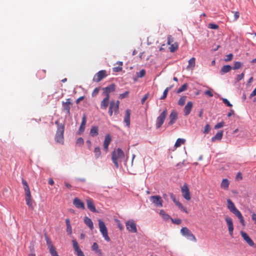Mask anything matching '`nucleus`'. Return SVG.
I'll use <instances>...</instances> for the list:
<instances>
[{
    "label": "nucleus",
    "mask_w": 256,
    "mask_h": 256,
    "mask_svg": "<svg viewBox=\"0 0 256 256\" xmlns=\"http://www.w3.org/2000/svg\"><path fill=\"white\" fill-rule=\"evenodd\" d=\"M226 202L228 204V208L240 220L242 224L244 226L245 221L240 212L236 207L234 203L231 200L228 199Z\"/></svg>",
    "instance_id": "nucleus-1"
},
{
    "label": "nucleus",
    "mask_w": 256,
    "mask_h": 256,
    "mask_svg": "<svg viewBox=\"0 0 256 256\" xmlns=\"http://www.w3.org/2000/svg\"><path fill=\"white\" fill-rule=\"evenodd\" d=\"M124 157V154L122 150L120 148H116L112 153V160L114 166L118 168L119 163L121 162Z\"/></svg>",
    "instance_id": "nucleus-2"
},
{
    "label": "nucleus",
    "mask_w": 256,
    "mask_h": 256,
    "mask_svg": "<svg viewBox=\"0 0 256 256\" xmlns=\"http://www.w3.org/2000/svg\"><path fill=\"white\" fill-rule=\"evenodd\" d=\"M98 225L100 228V232L102 233L104 238L107 242H109L110 240V238L108 236V230L107 228L105 225L104 222L100 219L98 220Z\"/></svg>",
    "instance_id": "nucleus-3"
},
{
    "label": "nucleus",
    "mask_w": 256,
    "mask_h": 256,
    "mask_svg": "<svg viewBox=\"0 0 256 256\" xmlns=\"http://www.w3.org/2000/svg\"><path fill=\"white\" fill-rule=\"evenodd\" d=\"M168 114V111L166 108H165L162 112L160 114V116L157 118L156 126V128H160L162 124L164 122V121L166 119V118Z\"/></svg>",
    "instance_id": "nucleus-4"
},
{
    "label": "nucleus",
    "mask_w": 256,
    "mask_h": 256,
    "mask_svg": "<svg viewBox=\"0 0 256 256\" xmlns=\"http://www.w3.org/2000/svg\"><path fill=\"white\" fill-rule=\"evenodd\" d=\"M180 232L182 235L187 237V238L194 242L196 241L195 236L192 233V232L186 227H183L180 230Z\"/></svg>",
    "instance_id": "nucleus-5"
},
{
    "label": "nucleus",
    "mask_w": 256,
    "mask_h": 256,
    "mask_svg": "<svg viewBox=\"0 0 256 256\" xmlns=\"http://www.w3.org/2000/svg\"><path fill=\"white\" fill-rule=\"evenodd\" d=\"M64 126H59L58 128L55 137L56 142L60 144H64Z\"/></svg>",
    "instance_id": "nucleus-6"
},
{
    "label": "nucleus",
    "mask_w": 256,
    "mask_h": 256,
    "mask_svg": "<svg viewBox=\"0 0 256 256\" xmlns=\"http://www.w3.org/2000/svg\"><path fill=\"white\" fill-rule=\"evenodd\" d=\"M46 240L48 249L52 256H59L58 254L56 249L53 246L52 242L48 237H46Z\"/></svg>",
    "instance_id": "nucleus-7"
},
{
    "label": "nucleus",
    "mask_w": 256,
    "mask_h": 256,
    "mask_svg": "<svg viewBox=\"0 0 256 256\" xmlns=\"http://www.w3.org/2000/svg\"><path fill=\"white\" fill-rule=\"evenodd\" d=\"M150 200L156 206L162 207L163 200L160 196H153L150 198Z\"/></svg>",
    "instance_id": "nucleus-8"
},
{
    "label": "nucleus",
    "mask_w": 256,
    "mask_h": 256,
    "mask_svg": "<svg viewBox=\"0 0 256 256\" xmlns=\"http://www.w3.org/2000/svg\"><path fill=\"white\" fill-rule=\"evenodd\" d=\"M182 196L187 200L191 199L189 188L186 184H184L181 188Z\"/></svg>",
    "instance_id": "nucleus-9"
},
{
    "label": "nucleus",
    "mask_w": 256,
    "mask_h": 256,
    "mask_svg": "<svg viewBox=\"0 0 256 256\" xmlns=\"http://www.w3.org/2000/svg\"><path fill=\"white\" fill-rule=\"evenodd\" d=\"M119 102L118 100L115 102L114 100H112L110 102V108L108 110V114L111 116L112 114V113L116 112L118 108Z\"/></svg>",
    "instance_id": "nucleus-10"
},
{
    "label": "nucleus",
    "mask_w": 256,
    "mask_h": 256,
    "mask_svg": "<svg viewBox=\"0 0 256 256\" xmlns=\"http://www.w3.org/2000/svg\"><path fill=\"white\" fill-rule=\"evenodd\" d=\"M225 220L226 222V224H227V226L228 227L229 234H230V236H232L233 230H234V225H233V222H232V219L226 216L225 217Z\"/></svg>",
    "instance_id": "nucleus-11"
},
{
    "label": "nucleus",
    "mask_w": 256,
    "mask_h": 256,
    "mask_svg": "<svg viewBox=\"0 0 256 256\" xmlns=\"http://www.w3.org/2000/svg\"><path fill=\"white\" fill-rule=\"evenodd\" d=\"M74 250L78 256H84V252L79 247L78 244L76 240H72Z\"/></svg>",
    "instance_id": "nucleus-12"
},
{
    "label": "nucleus",
    "mask_w": 256,
    "mask_h": 256,
    "mask_svg": "<svg viewBox=\"0 0 256 256\" xmlns=\"http://www.w3.org/2000/svg\"><path fill=\"white\" fill-rule=\"evenodd\" d=\"M240 234H241L242 236V238H244V241L250 246H254V242L252 241V240L248 236V234L246 232H245L243 231H241Z\"/></svg>",
    "instance_id": "nucleus-13"
},
{
    "label": "nucleus",
    "mask_w": 256,
    "mask_h": 256,
    "mask_svg": "<svg viewBox=\"0 0 256 256\" xmlns=\"http://www.w3.org/2000/svg\"><path fill=\"white\" fill-rule=\"evenodd\" d=\"M106 72L104 70H100L97 72L93 78V80L96 82L100 81L106 76Z\"/></svg>",
    "instance_id": "nucleus-14"
},
{
    "label": "nucleus",
    "mask_w": 256,
    "mask_h": 256,
    "mask_svg": "<svg viewBox=\"0 0 256 256\" xmlns=\"http://www.w3.org/2000/svg\"><path fill=\"white\" fill-rule=\"evenodd\" d=\"M177 119H178V112L176 110H172L171 112V113L169 116L170 121L168 122V125H172L174 123H175V122Z\"/></svg>",
    "instance_id": "nucleus-15"
},
{
    "label": "nucleus",
    "mask_w": 256,
    "mask_h": 256,
    "mask_svg": "<svg viewBox=\"0 0 256 256\" xmlns=\"http://www.w3.org/2000/svg\"><path fill=\"white\" fill-rule=\"evenodd\" d=\"M193 103L192 102H188L184 108V114L186 116H188L191 112Z\"/></svg>",
    "instance_id": "nucleus-16"
},
{
    "label": "nucleus",
    "mask_w": 256,
    "mask_h": 256,
    "mask_svg": "<svg viewBox=\"0 0 256 256\" xmlns=\"http://www.w3.org/2000/svg\"><path fill=\"white\" fill-rule=\"evenodd\" d=\"M111 142V137L110 134H106L105 136L104 140V149L107 152L108 150V146Z\"/></svg>",
    "instance_id": "nucleus-17"
},
{
    "label": "nucleus",
    "mask_w": 256,
    "mask_h": 256,
    "mask_svg": "<svg viewBox=\"0 0 256 256\" xmlns=\"http://www.w3.org/2000/svg\"><path fill=\"white\" fill-rule=\"evenodd\" d=\"M74 204L78 208L84 209V204L78 198H75L73 202Z\"/></svg>",
    "instance_id": "nucleus-18"
},
{
    "label": "nucleus",
    "mask_w": 256,
    "mask_h": 256,
    "mask_svg": "<svg viewBox=\"0 0 256 256\" xmlns=\"http://www.w3.org/2000/svg\"><path fill=\"white\" fill-rule=\"evenodd\" d=\"M86 116H84L82 117L81 124L79 128V130H78V132L79 134H80L84 132L85 127L86 126Z\"/></svg>",
    "instance_id": "nucleus-19"
},
{
    "label": "nucleus",
    "mask_w": 256,
    "mask_h": 256,
    "mask_svg": "<svg viewBox=\"0 0 256 256\" xmlns=\"http://www.w3.org/2000/svg\"><path fill=\"white\" fill-rule=\"evenodd\" d=\"M115 89V86L114 84H112L110 85L109 86L105 88H104V94L106 96H108L109 94L114 90Z\"/></svg>",
    "instance_id": "nucleus-20"
},
{
    "label": "nucleus",
    "mask_w": 256,
    "mask_h": 256,
    "mask_svg": "<svg viewBox=\"0 0 256 256\" xmlns=\"http://www.w3.org/2000/svg\"><path fill=\"white\" fill-rule=\"evenodd\" d=\"M25 200L26 202V204L28 206L32 209L34 208V206L32 205V199L31 194H26L25 195Z\"/></svg>",
    "instance_id": "nucleus-21"
},
{
    "label": "nucleus",
    "mask_w": 256,
    "mask_h": 256,
    "mask_svg": "<svg viewBox=\"0 0 256 256\" xmlns=\"http://www.w3.org/2000/svg\"><path fill=\"white\" fill-rule=\"evenodd\" d=\"M109 104V96H106V98L102 101L100 108L102 109L106 110Z\"/></svg>",
    "instance_id": "nucleus-22"
},
{
    "label": "nucleus",
    "mask_w": 256,
    "mask_h": 256,
    "mask_svg": "<svg viewBox=\"0 0 256 256\" xmlns=\"http://www.w3.org/2000/svg\"><path fill=\"white\" fill-rule=\"evenodd\" d=\"M86 204L88 208L92 212H96V209L92 200L91 199L86 200Z\"/></svg>",
    "instance_id": "nucleus-23"
},
{
    "label": "nucleus",
    "mask_w": 256,
    "mask_h": 256,
    "mask_svg": "<svg viewBox=\"0 0 256 256\" xmlns=\"http://www.w3.org/2000/svg\"><path fill=\"white\" fill-rule=\"evenodd\" d=\"M92 250L98 256H102V252L98 248V246L96 242H94L92 246Z\"/></svg>",
    "instance_id": "nucleus-24"
},
{
    "label": "nucleus",
    "mask_w": 256,
    "mask_h": 256,
    "mask_svg": "<svg viewBox=\"0 0 256 256\" xmlns=\"http://www.w3.org/2000/svg\"><path fill=\"white\" fill-rule=\"evenodd\" d=\"M229 182L228 179L222 180L220 184V188L224 190H228L229 188Z\"/></svg>",
    "instance_id": "nucleus-25"
},
{
    "label": "nucleus",
    "mask_w": 256,
    "mask_h": 256,
    "mask_svg": "<svg viewBox=\"0 0 256 256\" xmlns=\"http://www.w3.org/2000/svg\"><path fill=\"white\" fill-rule=\"evenodd\" d=\"M232 68L230 65H225L222 66V68L220 73L221 74H222L225 73H227L230 71V70Z\"/></svg>",
    "instance_id": "nucleus-26"
},
{
    "label": "nucleus",
    "mask_w": 256,
    "mask_h": 256,
    "mask_svg": "<svg viewBox=\"0 0 256 256\" xmlns=\"http://www.w3.org/2000/svg\"><path fill=\"white\" fill-rule=\"evenodd\" d=\"M84 222L90 230H92L94 228L93 222L91 219L88 217H85L84 218Z\"/></svg>",
    "instance_id": "nucleus-27"
},
{
    "label": "nucleus",
    "mask_w": 256,
    "mask_h": 256,
    "mask_svg": "<svg viewBox=\"0 0 256 256\" xmlns=\"http://www.w3.org/2000/svg\"><path fill=\"white\" fill-rule=\"evenodd\" d=\"M70 100L68 99L66 102H62V104L64 106V110L66 111V112L68 114L70 112Z\"/></svg>",
    "instance_id": "nucleus-28"
},
{
    "label": "nucleus",
    "mask_w": 256,
    "mask_h": 256,
    "mask_svg": "<svg viewBox=\"0 0 256 256\" xmlns=\"http://www.w3.org/2000/svg\"><path fill=\"white\" fill-rule=\"evenodd\" d=\"M222 131L218 132L217 134L212 138V142H214L216 140H220L222 138Z\"/></svg>",
    "instance_id": "nucleus-29"
},
{
    "label": "nucleus",
    "mask_w": 256,
    "mask_h": 256,
    "mask_svg": "<svg viewBox=\"0 0 256 256\" xmlns=\"http://www.w3.org/2000/svg\"><path fill=\"white\" fill-rule=\"evenodd\" d=\"M98 134V128L96 126H92L90 130V135L94 137L96 136Z\"/></svg>",
    "instance_id": "nucleus-30"
},
{
    "label": "nucleus",
    "mask_w": 256,
    "mask_h": 256,
    "mask_svg": "<svg viewBox=\"0 0 256 256\" xmlns=\"http://www.w3.org/2000/svg\"><path fill=\"white\" fill-rule=\"evenodd\" d=\"M160 215L162 218L164 220H168L170 219L171 218L170 216L166 213V212L163 210H161L160 212Z\"/></svg>",
    "instance_id": "nucleus-31"
},
{
    "label": "nucleus",
    "mask_w": 256,
    "mask_h": 256,
    "mask_svg": "<svg viewBox=\"0 0 256 256\" xmlns=\"http://www.w3.org/2000/svg\"><path fill=\"white\" fill-rule=\"evenodd\" d=\"M129 227L130 228L129 230H130V232H134V233H136L137 232L136 226V224L134 222H129Z\"/></svg>",
    "instance_id": "nucleus-32"
},
{
    "label": "nucleus",
    "mask_w": 256,
    "mask_h": 256,
    "mask_svg": "<svg viewBox=\"0 0 256 256\" xmlns=\"http://www.w3.org/2000/svg\"><path fill=\"white\" fill-rule=\"evenodd\" d=\"M196 64V59L194 58H191L188 60V64L187 66V69H193V68L195 66Z\"/></svg>",
    "instance_id": "nucleus-33"
},
{
    "label": "nucleus",
    "mask_w": 256,
    "mask_h": 256,
    "mask_svg": "<svg viewBox=\"0 0 256 256\" xmlns=\"http://www.w3.org/2000/svg\"><path fill=\"white\" fill-rule=\"evenodd\" d=\"M170 46L169 48L170 50L172 52H174L178 48V44L177 42H174L171 44H170Z\"/></svg>",
    "instance_id": "nucleus-34"
},
{
    "label": "nucleus",
    "mask_w": 256,
    "mask_h": 256,
    "mask_svg": "<svg viewBox=\"0 0 256 256\" xmlns=\"http://www.w3.org/2000/svg\"><path fill=\"white\" fill-rule=\"evenodd\" d=\"M186 142V140L184 138H178L177 139L175 144L174 146L176 148L180 147L182 144H184Z\"/></svg>",
    "instance_id": "nucleus-35"
},
{
    "label": "nucleus",
    "mask_w": 256,
    "mask_h": 256,
    "mask_svg": "<svg viewBox=\"0 0 256 256\" xmlns=\"http://www.w3.org/2000/svg\"><path fill=\"white\" fill-rule=\"evenodd\" d=\"M94 156L96 158L101 157V152L100 148L98 147H96L94 150Z\"/></svg>",
    "instance_id": "nucleus-36"
},
{
    "label": "nucleus",
    "mask_w": 256,
    "mask_h": 256,
    "mask_svg": "<svg viewBox=\"0 0 256 256\" xmlns=\"http://www.w3.org/2000/svg\"><path fill=\"white\" fill-rule=\"evenodd\" d=\"M242 64L240 62H234V66L232 67L233 70H238L242 68Z\"/></svg>",
    "instance_id": "nucleus-37"
},
{
    "label": "nucleus",
    "mask_w": 256,
    "mask_h": 256,
    "mask_svg": "<svg viewBox=\"0 0 256 256\" xmlns=\"http://www.w3.org/2000/svg\"><path fill=\"white\" fill-rule=\"evenodd\" d=\"M181 210L185 212L186 214L188 213V212L186 210V208H184L182 204H180L179 202L176 203V204Z\"/></svg>",
    "instance_id": "nucleus-38"
},
{
    "label": "nucleus",
    "mask_w": 256,
    "mask_h": 256,
    "mask_svg": "<svg viewBox=\"0 0 256 256\" xmlns=\"http://www.w3.org/2000/svg\"><path fill=\"white\" fill-rule=\"evenodd\" d=\"M188 85L186 84H184L182 85L177 90V93L180 94L184 90H186L187 88Z\"/></svg>",
    "instance_id": "nucleus-39"
},
{
    "label": "nucleus",
    "mask_w": 256,
    "mask_h": 256,
    "mask_svg": "<svg viewBox=\"0 0 256 256\" xmlns=\"http://www.w3.org/2000/svg\"><path fill=\"white\" fill-rule=\"evenodd\" d=\"M186 96H182L179 99V100L178 101V104L180 106H181L184 105V104H185V102H186Z\"/></svg>",
    "instance_id": "nucleus-40"
},
{
    "label": "nucleus",
    "mask_w": 256,
    "mask_h": 256,
    "mask_svg": "<svg viewBox=\"0 0 256 256\" xmlns=\"http://www.w3.org/2000/svg\"><path fill=\"white\" fill-rule=\"evenodd\" d=\"M170 88H166L164 90L162 96H161V98H160V100H164L166 98L168 90H170Z\"/></svg>",
    "instance_id": "nucleus-41"
},
{
    "label": "nucleus",
    "mask_w": 256,
    "mask_h": 256,
    "mask_svg": "<svg viewBox=\"0 0 256 256\" xmlns=\"http://www.w3.org/2000/svg\"><path fill=\"white\" fill-rule=\"evenodd\" d=\"M146 74V71L144 70H142L140 72H136V77L138 78H142Z\"/></svg>",
    "instance_id": "nucleus-42"
},
{
    "label": "nucleus",
    "mask_w": 256,
    "mask_h": 256,
    "mask_svg": "<svg viewBox=\"0 0 256 256\" xmlns=\"http://www.w3.org/2000/svg\"><path fill=\"white\" fill-rule=\"evenodd\" d=\"M117 64H118L119 66H118L114 67L112 68L113 69V71L116 72H120L122 70L121 66H122V62H120Z\"/></svg>",
    "instance_id": "nucleus-43"
},
{
    "label": "nucleus",
    "mask_w": 256,
    "mask_h": 256,
    "mask_svg": "<svg viewBox=\"0 0 256 256\" xmlns=\"http://www.w3.org/2000/svg\"><path fill=\"white\" fill-rule=\"evenodd\" d=\"M84 140L82 138H79L76 142V144L78 146H81L84 144Z\"/></svg>",
    "instance_id": "nucleus-44"
},
{
    "label": "nucleus",
    "mask_w": 256,
    "mask_h": 256,
    "mask_svg": "<svg viewBox=\"0 0 256 256\" xmlns=\"http://www.w3.org/2000/svg\"><path fill=\"white\" fill-rule=\"evenodd\" d=\"M210 127L208 124H206L204 127V133L208 134L210 131Z\"/></svg>",
    "instance_id": "nucleus-45"
},
{
    "label": "nucleus",
    "mask_w": 256,
    "mask_h": 256,
    "mask_svg": "<svg viewBox=\"0 0 256 256\" xmlns=\"http://www.w3.org/2000/svg\"><path fill=\"white\" fill-rule=\"evenodd\" d=\"M208 28L211 29L216 30L218 28V26L216 24L210 23L208 24Z\"/></svg>",
    "instance_id": "nucleus-46"
},
{
    "label": "nucleus",
    "mask_w": 256,
    "mask_h": 256,
    "mask_svg": "<svg viewBox=\"0 0 256 256\" xmlns=\"http://www.w3.org/2000/svg\"><path fill=\"white\" fill-rule=\"evenodd\" d=\"M174 42V38L172 36L169 35L168 36V44H171Z\"/></svg>",
    "instance_id": "nucleus-47"
},
{
    "label": "nucleus",
    "mask_w": 256,
    "mask_h": 256,
    "mask_svg": "<svg viewBox=\"0 0 256 256\" xmlns=\"http://www.w3.org/2000/svg\"><path fill=\"white\" fill-rule=\"evenodd\" d=\"M172 222L175 224H180L182 222V220L178 218V219H173L172 218H170Z\"/></svg>",
    "instance_id": "nucleus-48"
},
{
    "label": "nucleus",
    "mask_w": 256,
    "mask_h": 256,
    "mask_svg": "<svg viewBox=\"0 0 256 256\" xmlns=\"http://www.w3.org/2000/svg\"><path fill=\"white\" fill-rule=\"evenodd\" d=\"M233 58V54H230L226 56V58H225L224 60L226 62L230 61Z\"/></svg>",
    "instance_id": "nucleus-49"
},
{
    "label": "nucleus",
    "mask_w": 256,
    "mask_h": 256,
    "mask_svg": "<svg viewBox=\"0 0 256 256\" xmlns=\"http://www.w3.org/2000/svg\"><path fill=\"white\" fill-rule=\"evenodd\" d=\"M224 122H218V123L215 126H214V128L215 129H218V128H220L224 126Z\"/></svg>",
    "instance_id": "nucleus-50"
},
{
    "label": "nucleus",
    "mask_w": 256,
    "mask_h": 256,
    "mask_svg": "<svg viewBox=\"0 0 256 256\" xmlns=\"http://www.w3.org/2000/svg\"><path fill=\"white\" fill-rule=\"evenodd\" d=\"M24 192H25V195L26 194H30V190L28 186H24Z\"/></svg>",
    "instance_id": "nucleus-51"
},
{
    "label": "nucleus",
    "mask_w": 256,
    "mask_h": 256,
    "mask_svg": "<svg viewBox=\"0 0 256 256\" xmlns=\"http://www.w3.org/2000/svg\"><path fill=\"white\" fill-rule=\"evenodd\" d=\"M222 102L228 106H229V107L232 106V104L226 98H223Z\"/></svg>",
    "instance_id": "nucleus-52"
},
{
    "label": "nucleus",
    "mask_w": 256,
    "mask_h": 256,
    "mask_svg": "<svg viewBox=\"0 0 256 256\" xmlns=\"http://www.w3.org/2000/svg\"><path fill=\"white\" fill-rule=\"evenodd\" d=\"M128 96V92L126 91L125 92H124L122 94H120V95L119 98L120 99H122L125 98H126Z\"/></svg>",
    "instance_id": "nucleus-53"
},
{
    "label": "nucleus",
    "mask_w": 256,
    "mask_h": 256,
    "mask_svg": "<svg viewBox=\"0 0 256 256\" xmlns=\"http://www.w3.org/2000/svg\"><path fill=\"white\" fill-rule=\"evenodd\" d=\"M244 78V73L242 72L240 74L238 75L237 78H236V80L238 82V81L240 80H242Z\"/></svg>",
    "instance_id": "nucleus-54"
},
{
    "label": "nucleus",
    "mask_w": 256,
    "mask_h": 256,
    "mask_svg": "<svg viewBox=\"0 0 256 256\" xmlns=\"http://www.w3.org/2000/svg\"><path fill=\"white\" fill-rule=\"evenodd\" d=\"M66 232L68 234H70L72 232V228L70 226H66Z\"/></svg>",
    "instance_id": "nucleus-55"
},
{
    "label": "nucleus",
    "mask_w": 256,
    "mask_h": 256,
    "mask_svg": "<svg viewBox=\"0 0 256 256\" xmlns=\"http://www.w3.org/2000/svg\"><path fill=\"white\" fill-rule=\"evenodd\" d=\"M98 92H99L98 88H94V91L92 92V96H96L98 94Z\"/></svg>",
    "instance_id": "nucleus-56"
},
{
    "label": "nucleus",
    "mask_w": 256,
    "mask_h": 256,
    "mask_svg": "<svg viewBox=\"0 0 256 256\" xmlns=\"http://www.w3.org/2000/svg\"><path fill=\"white\" fill-rule=\"evenodd\" d=\"M204 94L210 97H212L213 96V94L210 90H206L204 92Z\"/></svg>",
    "instance_id": "nucleus-57"
},
{
    "label": "nucleus",
    "mask_w": 256,
    "mask_h": 256,
    "mask_svg": "<svg viewBox=\"0 0 256 256\" xmlns=\"http://www.w3.org/2000/svg\"><path fill=\"white\" fill-rule=\"evenodd\" d=\"M124 122L126 123V126H128V110L126 111V114L124 118Z\"/></svg>",
    "instance_id": "nucleus-58"
},
{
    "label": "nucleus",
    "mask_w": 256,
    "mask_h": 256,
    "mask_svg": "<svg viewBox=\"0 0 256 256\" xmlns=\"http://www.w3.org/2000/svg\"><path fill=\"white\" fill-rule=\"evenodd\" d=\"M240 16V14L238 12H236L234 13V20H236Z\"/></svg>",
    "instance_id": "nucleus-59"
},
{
    "label": "nucleus",
    "mask_w": 256,
    "mask_h": 256,
    "mask_svg": "<svg viewBox=\"0 0 256 256\" xmlns=\"http://www.w3.org/2000/svg\"><path fill=\"white\" fill-rule=\"evenodd\" d=\"M148 94H147L146 95H144V96L142 98V104H143L144 102L148 98Z\"/></svg>",
    "instance_id": "nucleus-60"
},
{
    "label": "nucleus",
    "mask_w": 256,
    "mask_h": 256,
    "mask_svg": "<svg viewBox=\"0 0 256 256\" xmlns=\"http://www.w3.org/2000/svg\"><path fill=\"white\" fill-rule=\"evenodd\" d=\"M252 219L254 222V224H256V214H252Z\"/></svg>",
    "instance_id": "nucleus-61"
},
{
    "label": "nucleus",
    "mask_w": 256,
    "mask_h": 256,
    "mask_svg": "<svg viewBox=\"0 0 256 256\" xmlns=\"http://www.w3.org/2000/svg\"><path fill=\"white\" fill-rule=\"evenodd\" d=\"M256 96V88L254 89V90L250 94V98H252Z\"/></svg>",
    "instance_id": "nucleus-62"
},
{
    "label": "nucleus",
    "mask_w": 256,
    "mask_h": 256,
    "mask_svg": "<svg viewBox=\"0 0 256 256\" xmlns=\"http://www.w3.org/2000/svg\"><path fill=\"white\" fill-rule=\"evenodd\" d=\"M116 222H117V225L118 226V227L119 228L120 230H122L123 228V226H122L120 224V222L118 220H116Z\"/></svg>",
    "instance_id": "nucleus-63"
},
{
    "label": "nucleus",
    "mask_w": 256,
    "mask_h": 256,
    "mask_svg": "<svg viewBox=\"0 0 256 256\" xmlns=\"http://www.w3.org/2000/svg\"><path fill=\"white\" fill-rule=\"evenodd\" d=\"M171 198L173 202H174V204H176V202H178V201L176 200L174 196H173V194H172L171 195Z\"/></svg>",
    "instance_id": "nucleus-64"
}]
</instances>
